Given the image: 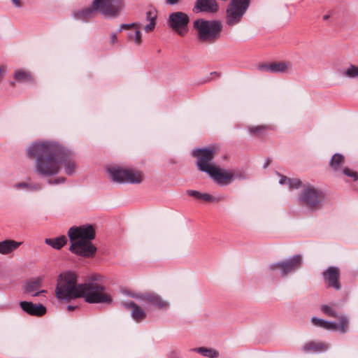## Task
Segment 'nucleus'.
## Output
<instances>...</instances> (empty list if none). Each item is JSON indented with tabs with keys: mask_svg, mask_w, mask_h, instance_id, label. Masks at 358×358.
Segmentation results:
<instances>
[{
	"mask_svg": "<svg viewBox=\"0 0 358 358\" xmlns=\"http://www.w3.org/2000/svg\"><path fill=\"white\" fill-rule=\"evenodd\" d=\"M6 72V69L5 66H0V83L1 82Z\"/></svg>",
	"mask_w": 358,
	"mask_h": 358,
	"instance_id": "40",
	"label": "nucleus"
},
{
	"mask_svg": "<svg viewBox=\"0 0 358 358\" xmlns=\"http://www.w3.org/2000/svg\"><path fill=\"white\" fill-rule=\"evenodd\" d=\"M20 306L25 313L31 315L41 316L46 312L45 307L42 304L37 305L31 302L21 301Z\"/></svg>",
	"mask_w": 358,
	"mask_h": 358,
	"instance_id": "19",
	"label": "nucleus"
},
{
	"mask_svg": "<svg viewBox=\"0 0 358 358\" xmlns=\"http://www.w3.org/2000/svg\"><path fill=\"white\" fill-rule=\"evenodd\" d=\"M189 23V17L188 15L182 11L170 13L167 19L168 27L182 37L187 34Z\"/></svg>",
	"mask_w": 358,
	"mask_h": 358,
	"instance_id": "10",
	"label": "nucleus"
},
{
	"mask_svg": "<svg viewBox=\"0 0 358 358\" xmlns=\"http://www.w3.org/2000/svg\"><path fill=\"white\" fill-rule=\"evenodd\" d=\"M110 43L115 44L117 42V36L115 33H112L110 36Z\"/></svg>",
	"mask_w": 358,
	"mask_h": 358,
	"instance_id": "39",
	"label": "nucleus"
},
{
	"mask_svg": "<svg viewBox=\"0 0 358 358\" xmlns=\"http://www.w3.org/2000/svg\"><path fill=\"white\" fill-rule=\"evenodd\" d=\"M59 299L69 300L83 297L89 303H110L112 297L104 287L96 282L77 284L75 273H61L55 289Z\"/></svg>",
	"mask_w": 358,
	"mask_h": 358,
	"instance_id": "2",
	"label": "nucleus"
},
{
	"mask_svg": "<svg viewBox=\"0 0 358 358\" xmlns=\"http://www.w3.org/2000/svg\"><path fill=\"white\" fill-rule=\"evenodd\" d=\"M22 245V242H18L11 239H6L0 241V254L7 255L11 254Z\"/></svg>",
	"mask_w": 358,
	"mask_h": 358,
	"instance_id": "22",
	"label": "nucleus"
},
{
	"mask_svg": "<svg viewBox=\"0 0 358 358\" xmlns=\"http://www.w3.org/2000/svg\"><path fill=\"white\" fill-rule=\"evenodd\" d=\"M187 195L193 196L196 199H201L202 193L196 190L189 189L187 191Z\"/></svg>",
	"mask_w": 358,
	"mask_h": 358,
	"instance_id": "37",
	"label": "nucleus"
},
{
	"mask_svg": "<svg viewBox=\"0 0 358 358\" xmlns=\"http://www.w3.org/2000/svg\"><path fill=\"white\" fill-rule=\"evenodd\" d=\"M251 0H231L226 9L225 22L233 27L239 24L250 5Z\"/></svg>",
	"mask_w": 358,
	"mask_h": 358,
	"instance_id": "7",
	"label": "nucleus"
},
{
	"mask_svg": "<svg viewBox=\"0 0 358 358\" xmlns=\"http://www.w3.org/2000/svg\"><path fill=\"white\" fill-rule=\"evenodd\" d=\"M238 178L239 179L244 180L245 176L243 174H237L236 176H234V178Z\"/></svg>",
	"mask_w": 358,
	"mask_h": 358,
	"instance_id": "46",
	"label": "nucleus"
},
{
	"mask_svg": "<svg viewBox=\"0 0 358 358\" xmlns=\"http://www.w3.org/2000/svg\"><path fill=\"white\" fill-rule=\"evenodd\" d=\"M301 256L296 255L287 259L286 260L270 264L268 268V271H280V275L282 278H285L288 274L298 270L301 266Z\"/></svg>",
	"mask_w": 358,
	"mask_h": 358,
	"instance_id": "11",
	"label": "nucleus"
},
{
	"mask_svg": "<svg viewBox=\"0 0 358 358\" xmlns=\"http://www.w3.org/2000/svg\"><path fill=\"white\" fill-rule=\"evenodd\" d=\"M67 242L65 236H60L55 238H45V243L56 250L61 249Z\"/></svg>",
	"mask_w": 358,
	"mask_h": 358,
	"instance_id": "24",
	"label": "nucleus"
},
{
	"mask_svg": "<svg viewBox=\"0 0 358 358\" xmlns=\"http://www.w3.org/2000/svg\"><path fill=\"white\" fill-rule=\"evenodd\" d=\"M124 306L126 308H131V316L137 322H141L146 317V313L145 310L134 302L124 303Z\"/></svg>",
	"mask_w": 358,
	"mask_h": 358,
	"instance_id": "21",
	"label": "nucleus"
},
{
	"mask_svg": "<svg viewBox=\"0 0 358 358\" xmlns=\"http://www.w3.org/2000/svg\"><path fill=\"white\" fill-rule=\"evenodd\" d=\"M311 321L314 325L320 327L322 328H323L324 322H325V320H324L322 319L317 318L315 317H313L312 318Z\"/></svg>",
	"mask_w": 358,
	"mask_h": 358,
	"instance_id": "38",
	"label": "nucleus"
},
{
	"mask_svg": "<svg viewBox=\"0 0 358 358\" xmlns=\"http://www.w3.org/2000/svg\"><path fill=\"white\" fill-rule=\"evenodd\" d=\"M339 322H324L323 328L327 330H337L341 334H345L349 330V320L345 315H340L338 317Z\"/></svg>",
	"mask_w": 358,
	"mask_h": 358,
	"instance_id": "17",
	"label": "nucleus"
},
{
	"mask_svg": "<svg viewBox=\"0 0 358 358\" xmlns=\"http://www.w3.org/2000/svg\"><path fill=\"white\" fill-rule=\"evenodd\" d=\"M25 153L28 159H35V173L41 178H48L50 185L66 181L64 177L49 179L59 173L62 165L66 174L72 176L76 172V163L73 152L56 141H34L26 148Z\"/></svg>",
	"mask_w": 358,
	"mask_h": 358,
	"instance_id": "1",
	"label": "nucleus"
},
{
	"mask_svg": "<svg viewBox=\"0 0 358 358\" xmlns=\"http://www.w3.org/2000/svg\"><path fill=\"white\" fill-rule=\"evenodd\" d=\"M250 132L254 133V134H255V133L265 134V133H268V127H266L265 126H257V127H252L250 129Z\"/></svg>",
	"mask_w": 358,
	"mask_h": 358,
	"instance_id": "34",
	"label": "nucleus"
},
{
	"mask_svg": "<svg viewBox=\"0 0 358 358\" xmlns=\"http://www.w3.org/2000/svg\"><path fill=\"white\" fill-rule=\"evenodd\" d=\"M329 15H324V16H323V20H328V19H329Z\"/></svg>",
	"mask_w": 358,
	"mask_h": 358,
	"instance_id": "47",
	"label": "nucleus"
},
{
	"mask_svg": "<svg viewBox=\"0 0 358 358\" xmlns=\"http://www.w3.org/2000/svg\"><path fill=\"white\" fill-rule=\"evenodd\" d=\"M43 280V277H38L27 281L24 286V292L32 296H37L41 293L46 292L44 289H40Z\"/></svg>",
	"mask_w": 358,
	"mask_h": 358,
	"instance_id": "18",
	"label": "nucleus"
},
{
	"mask_svg": "<svg viewBox=\"0 0 358 358\" xmlns=\"http://www.w3.org/2000/svg\"><path fill=\"white\" fill-rule=\"evenodd\" d=\"M180 0H166V3L169 5H176L179 3Z\"/></svg>",
	"mask_w": 358,
	"mask_h": 358,
	"instance_id": "42",
	"label": "nucleus"
},
{
	"mask_svg": "<svg viewBox=\"0 0 358 358\" xmlns=\"http://www.w3.org/2000/svg\"><path fill=\"white\" fill-rule=\"evenodd\" d=\"M269 164H270V160L266 159L263 164V168L266 169L269 166Z\"/></svg>",
	"mask_w": 358,
	"mask_h": 358,
	"instance_id": "43",
	"label": "nucleus"
},
{
	"mask_svg": "<svg viewBox=\"0 0 358 358\" xmlns=\"http://www.w3.org/2000/svg\"><path fill=\"white\" fill-rule=\"evenodd\" d=\"M344 156L341 154L336 153L332 156L329 162V165L335 171H337L341 169L344 164Z\"/></svg>",
	"mask_w": 358,
	"mask_h": 358,
	"instance_id": "26",
	"label": "nucleus"
},
{
	"mask_svg": "<svg viewBox=\"0 0 358 358\" xmlns=\"http://www.w3.org/2000/svg\"><path fill=\"white\" fill-rule=\"evenodd\" d=\"M299 199L303 206L311 210H316L322 208L324 194L318 188L308 186L303 189Z\"/></svg>",
	"mask_w": 358,
	"mask_h": 358,
	"instance_id": "8",
	"label": "nucleus"
},
{
	"mask_svg": "<svg viewBox=\"0 0 358 358\" xmlns=\"http://www.w3.org/2000/svg\"><path fill=\"white\" fill-rule=\"evenodd\" d=\"M15 78L21 82H33L34 79L31 75L24 70H17L14 74Z\"/></svg>",
	"mask_w": 358,
	"mask_h": 358,
	"instance_id": "27",
	"label": "nucleus"
},
{
	"mask_svg": "<svg viewBox=\"0 0 358 358\" xmlns=\"http://www.w3.org/2000/svg\"><path fill=\"white\" fill-rule=\"evenodd\" d=\"M12 1H13V3L15 5V6H17V7H20L21 3H20V0H12Z\"/></svg>",
	"mask_w": 358,
	"mask_h": 358,
	"instance_id": "44",
	"label": "nucleus"
},
{
	"mask_svg": "<svg viewBox=\"0 0 358 358\" xmlns=\"http://www.w3.org/2000/svg\"><path fill=\"white\" fill-rule=\"evenodd\" d=\"M289 178H287L285 176H281V178L279 181L280 184L281 185H284V184H287V180H289Z\"/></svg>",
	"mask_w": 358,
	"mask_h": 358,
	"instance_id": "41",
	"label": "nucleus"
},
{
	"mask_svg": "<svg viewBox=\"0 0 358 358\" xmlns=\"http://www.w3.org/2000/svg\"><path fill=\"white\" fill-rule=\"evenodd\" d=\"M193 27L199 41L209 44L220 39L223 29L220 21L207 20L203 18L196 20L193 22Z\"/></svg>",
	"mask_w": 358,
	"mask_h": 358,
	"instance_id": "5",
	"label": "nucleus"
},
{
	"mask_svg": "<svg viewBox=\"0 0 358 358\" xmlns=\"http://www.w3.org/2000/svg\"><path fill=\"white\" fill-rule=\"evenodd\" d=\"M123 8V0H93L92 5L74 14L77 20L86 21L96 15L97 12L106 17H116Z\"/></svg>",
	"mask_w": 358,
	"mask_h": 358,
	"instance_id": "4",
	"label": "nucleus"
},
{
	"mask_svg": "<svg viewBox=\"0 0 358 358\" xmlns=\"http://www.w3.org/2000/svg\"><path fill=\"white\" fill-rule=\"evenodd\" d=\"M132 296L146 301L159 309L166 310L170 306L168 301L164 300L161 296L156 293H146L141 295L134 294Z\"/></svg>",
	"mask_w": 358,
	"mask_h": 358,
	"instance_id": "12",
	"label": "nucleus"
},
{
	"mask_svg": "<svg viewBox=\"0 0 358 358\" xmlns=\"http://www.w3.org/2000/svg\"><path fill=\"white\" fill-rule=\"evenodd\" d=\"M343 173L344 175L351 177L353 178L354 180H358V174L357 172L352 171L348 168H345L343 170Z\"/></svg>",
	"mask_w": 358,
	"mask_h": 358,
	"instance_id": "35",
	"label": "nucleus"
},
{
	"mask_svg": "<svg viewBox=\"0 0 358 358\" xmlns=\"http://www.w3.org/2000/svg\"><path fill=\"white\" fill-rule=\"evenodd\" d=\"M141 24L140 22H133L131 24H121L122 29H129L134 28L136 29H140L141 28Z\"/></svg>",
	"mask_w": 358,
	"mask_h": 358,
	"instance_id": "36",
	"label": "nucleus"
},
{
	"mask_svg": "<svg viewBox=\"0 0 358 358\" xmlns=\"http://www.w3.org/2000/svg\"><path fill=\"white\" fill-rule=\"evenodd\" d=\"M129 38L131 41L134 40L137 45H140L143 42L142 35L140 29H136L134 33H129Z\"/></svg>",
	"mask_w": 358,
	"mask_h": 358,
	"instance_id": "31",
	"label": "nucleus"
},
{
	"mask_svg": "<svg viewBox=\"0 0 358 358\" xmlns=\"http://www.w3.org/2000/svg\"><path fill=\"white\" fill-rule=\"evenodd\" d=\"M157 17V12L154 10H150L146 12V20L149 23L143 27L145 32L149 33L154 30L156 25Z\"/></svg>",
	"mask_w": 358,
	"mask_h": 358,
	"instance_id": "23",
	"label": "nucleus"
},
{
	"mask_svg": "<svg viewBox=\"0 0 358 358\" xmlns=\"http://www.w3.org/2000/svg\"><path fill=\"white\" fill-rule=\"evenodd\" d=\"M218 10L219 5L216 0H196L192 9L195 13H215Z\"/></svg>",
	"mask_w": 358,
	"mask_h": 358,
	"instance_id": "16",
	"label": "nucleus"
},
{
	"mask_svg": "<svg viewBox=\"0 0 358 358\" xmlns=\"http://www.w3.org/2000/svg\"><path fill=\"white\" fill-rule=\"evenodd\" d=\"M343 75L350 78H358V66L350 65L343 71Z\"/></svg>",
	"mask_w": 358,
	"mask_h": 358,
	"instance_id": "30",
	"label": "nucleus"
},
{
	"mask_svg": "<svg viewBox=\"0 0 358 358\" xmlns=\"http://www.w3.org/2000/svg\"><path fill=\"white\" fill-rule=\"evenodd\" d=\"M215 148H195L192 150V156L196 158L198 169L204 173H210L216 166L213 160L215 157Z\"/></svg>",
	"mask_w": 358,
	"mask_h": 358,
	"instance_id": "9",
	"label": "nucleus"
},
{
	"mask_svg": "<svg viewBox=\"0 0 358 358\" xmlns=\"http://www.w3.org/2000/svg\"><path fill=\"white\" fill-rule=\"evenodd\" d=\"M13 187L15 189H22L29 191L38 190L41 189L38 185L29 184L25 182L15 183L13 185Z\"/></svg>",
	"mask_w": 358,
	"mask_h": 358,
	"instance_id": "28",
	"label": "nucleus"
},
{
	"mask_svg": "<svg viewBox=\"0 0 358 358\" xmlns=\"http://www.w3.org/2000/svg\"><path fill=\"white\" fill-rule=\"evenodd\" d=\"M321 309L322 312L327 315L328 316L333 317H338V315L337 314V312L336 310L332 308L331 306H329L328 305H323L321 307Z\"/></svg>",
	"mask_w": 358,
	"mask_h": 358,
	"instance_id": "32",
	"label": "nucleus"
},
{
	"mask_svg": "<svg viewBox=\"0 0 358 358\" xmlns=\"http://www.w3.org/2000/svg\"><path fill=\"white\" fill-rule=\"evenodd\" d=\"M224 196L220 195L217 196H213L208 193H202L201 200L213 202V203H219L224 199Z\"/></svg>",
	"mask_w": 358,
	"mask_h": 358,
	"instance_id": "29",
	"label": "nucleus"
},
{
	"mask_svg": "<svg viewBox=\"0 0 358 358\" xmlns=\"http://www.w3.org/2000/svg\"><path fill=\"white\" fill-rule=\"evenodd\" d=\"M192 351L199 353L203 357L208 358H217L219 357V352L213 348H208L206 347H200L196 348H193L191 350Z\"/></svg>",
	"mask_w": 358,
	"mask_h": 358,
	"instance_id": "25",
	"label": "nucleus"
},
{
	"mask_svg": "<svg viewBox=\"0 0 358 358\" xmlns=\"http://www.w3.org/2000/svg\"><path fill=\"white\" fill-rule=\"evenodd\" d=\"M292 69V64L290 62H271L259 66L260 71L271 73H285Z\"/></svg>",
	"mask_w": 358,
	"mask_h": 358,
	"instance_id": "14",
	"label": "nucleus"
},
{
	"mask_svg": "<svg viewBox=\"0 0 358 358\" xmlns=\"http://www.w3.org/2000/svg\"><path fill=\"white\" fill-rule=\"evenodd\" d=\"M77 308V306H71V305H69L67 306V310L69 311H73V310H75L76 308Z\"/></svg>",
	"mask_w": 358,
	"mask_h": 358,
	"instance_id": "45",
	"label": "nucleus"
},
{
	"mask_svg": "<svg viewBox=\"0 0 358 358\" xmlns=\"http://www.w3.org/2000/svg\"><path fill=\"white\" fill-rule=\"evenodd\" d=\"M210 177L218 185H229L234 179V174L229 171L222 169L215 166L208 174Z\"/></svg>",
	"mask_w": 358,
	"mask_h": 358,
	"instance_id": "13",
	"label": "nucleus"
},
{
	"mask_svg": "<svg viewBox=\"0 0 358 358\" xmlns=\"http://www.w3.org/2000/svg\"><path fill=\"white\" fill-rule=\"evenodd\" d=\"M329 348L328 343L320 341H310L303 346L302 350L306 353H320L327 351Z\"/></svg>",
	"mask_w": 358,
	"mask_h": 358,
	"instance_id": "20",
	"label": "nucleus"
},
{
	"mask_svg": "<svg viewBox=\"0 0 358 358\" xmlns=\"http://www.w3.org/2000/svg\"><path fill=\"white\" fill-rule=\"evenodd\" d=\"M322 275L325 282L329 287H333L336 290L341 288L338 281L340 277V270L336 266L328 267L323 273Z\"/></svg>",
	"mask_w": 358,
	"mask_h": 358,
	"instance_id": "15",
	"label": "nucleus"
},
{
	"mask_svg": "<svg viewBox=\"0 0 358 358\" xmlns=\"http://www.w3.org/2000/svg\"><path fill=\"white\" fill-rule=\"evenodd\" d=\"M106 172L110 180L116 183L139 184L143 178L141 171L120 166H108Z\"/></svg>",
	"mask_w": 358,
	"mask_h": 358,
	"instance_id": "6",
	"label": "nucleus"
},
{
	"mask_svg": "<svg viewBox=\"0 0 358 358\" xmlns=\"http://www.w3.org/2000/svg\"><path fill=\"white\" fill-rule=\"evenodd\" d=\"M287 185L290 188H298L301 186V181L298 178H289Z\"/></svg>",
	"mask_w": 358,
	"mask_h": 358,
	"instance_id": "33",
	"label": "nucleus"
},
{
	"mask_svg": "<svg viewBox=\"0 0 358 358\" xmlns=\"http://www.w3.org/2000/svg\"><path fill=\"white\" fill-rule=\"evenodd\" d=\"M71 242L69 250L78 255L90 257L96 251V247L91 241L95 238V231L91 224L80 227H72L68 231Z\"/></svg>",
	"mask_w": 358,
	"mask_h": 358,
	"instance_id": "3",
	"label": "nucleus"
}]
</instances>
